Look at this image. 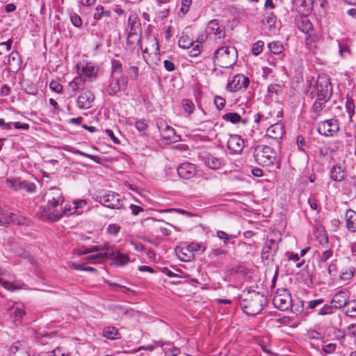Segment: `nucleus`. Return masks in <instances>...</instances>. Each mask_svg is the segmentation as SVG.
Wrapping results in <instances>:
<instances>
[{
	"label": "nucleus",
	"mask_w": 356,
	"mask_h": 356,
	"mask_svg": "<svg viewBox=\"0 0 356 356\" xmlns=\"http://www.w3.org/2000/svg\"><path fill=\"white\" fill-rule=\"evenodd\" d=\"M264 43L262 41H257V42L254 43L252 47V52L254 56L259 55L264 48Z\"/></svg>",
	"instance_id": "45"
},
{
	"label": "nucleus",
	"mask_w": 356,
	"mask_h": 356,
	"mask_svg": "<svg viewBox=\"0 0 356 356\" xmlns=\"http://www.w3.org/2000/svg\"><path fill=\"white\" fill-rule=\"evenodd\" d=\"M182 107L186 113L191 115L193 112L195 105L191 100L184 99L182 101Z\"/></svg>",
	"instance_id": "44"
},
{
	"label": "nucleus",
	"mask_w": 356,
	"mask_h": 356,
	"mask_svg": "<svg viewBox=\"0 0 356 356\" xmlns=\"http://www.w3.org/2000/svg\"><path fill=\"white\" fill-rule=\"evenodd\" d=\"M265 19L266 23L269 25V30L272 31L275 29L277 17L274 13L273 12L266 11Z\"/></svg>",
	"instance_id": "36"
},
{
	"label": "nucleus",
	"mask_w": 356,
	"mask_h": 356,
	"mask_svg": "<svg viewBox=\"0 0 356 356\" xmlns=\"http://www.w3.org/2000/svg\"><path fill=\"white\" fill-rule=\"evenodd\" d=\"M281 85L279 83H272L268 86V93L272 96L273 95H278L281 90Z\"/></svg>",
	"instance_id": "47"
},
{
	"label": "nucleus",
	"mask_w": 356,
	"mask_h": 356,
	"mask_svg": "<svg viewBox=\"0 0 356 356\" xmlns=\"http://www.w3.org/2000/svg\"><path fill=\"white\" fill-rule=\"evenodd\" d=\"M122 72V65L120 61L113 60H112V76L115 74H121Z\"/></svg>",
	"instance_id": "46"
},
{
	"label": "nucleus",
	"mask_w": 356,
	"mask_h": 356,
	"mask_svg": "<svg viewBox=\"0 0 356 356\" xmlns=\"http://www.w3.org/2000/svg\"><path fill=\"white\" fill-rule=\"evenodd\" d=\"M266 302L264 295L254 291H248L241 296L239 305L244 313L254 316L261 312Z\"/></svg>",
	"instance_id": "2"
},
{
	"label": "nucleus",
	"mask_w": 356,
	"mask_h": 356,
	"mask_svg": "<svg viewBox=\"0 0 356 356\" xmlns=\"http://www.w3.org/2000/svg\"><path fill=\"white\" fill-rule=\"evenodd\" d=\"M188 252H196L199 253H203L206 247L202 243H191L187 246Z\"/></svg>",
	"instance_id": "41"
},
{
	"label": "nucleus",
	"mask_w": 356,
	"mask_h": 356,
	"mask_svg": "<svg viewBox=\"0 0 356 356\" xmlns=\"http://www.w3.org/2000/svg\"><path fill=\"white\" fill-rule=\"evenodd\" d=\"M177 171L181 179L188 180L195 177L197 170L195 164L189 162H184L177 167Z\"/></svg>",
	"instance_id": "14"
},
{
	"label": "nucleus",
	"mask_w": 356,
	"mask_h": 356,
	"mask_svg": "<svg viewBox=\"0 0 356 356\" xmlns=\"http://www.w3.org/2000/svg\"><path fill=\"white\" fill-rule=\"evenodd\" d=\"M86 81V79L82 76H76L69 83L67 89L70 92H76L82 88Z\"/></svg>",
	"instance_id": "28"
},
{
	"label": "nucleus",
	"mask_w": 356,
	"mask_h": 356,
	"mask_svg": "<svg viewBox=\"0 0 356 356\" xmlns=\"http://www.w3.org/2000/svg\"><path fill=\"white\" fill-rule=\"evenodd\" d=\"M135 127L139 131H144L147 128V123L145 120H139L136 122Z\"/></svg>",
	"instance_id": "55"
},
{
	"label": "nucleus",
	"mask_w": 356,
	"mask_h": 356,
	"mask_svg": "<svg viewBox=\"0 0 356 356\" xmlns=\"http://www.w3.org/2000/svg\"><path fill=\"white\" fill-rule=\"evenodd\" d=\"M237 51L233 47H222L216 50L213 62L216 65L227 68L233 65L236 60Z\"/></svg>",
	"instance_id": "4"
},
{
	"label": "nucleus",
	"mask_w": 356,
	"mask_h": 356,
	"mask_svg": "<svg viewBox=\"0 0 356 356\" xmlns=\"http://www.w3.org/2000/svg\"><path fill=\"white\" fill-rule=\"evenodd\" d=\"M355 272V268L354 267L351 266V267L348 268V269L343 270L341 273L339 277L341 280L349 281L354 276Z\"/></svg>",
	"instance_id": "38"
},
{
	"label": "nucleus",
	"mask_w": 356,
	"mask_h": 356,
	"mask_svg": "<svg viewBox=\"0 0 356 356\" xmlns=\"http://www.w3.org/2000/svg\"><path fill=\"white\" fill-rule=\"evenodd\" d=\"M102 250H104V252H100L95 254L89 255L84 258V259L87 261H91L92 263H101L102 261L106 259V245L104 247Z\"/></svg>",
	"instance_id": "32"
},
{
	"label": "nucleus",
	"mask_w": 356,
	"mask_h": 356,
	"mask_svg": "<svg viewBox=\"0 0 356 356\" xmlns=\"http://www.w3.org/2000/svg\"><path fill=\"white\" fill-rule=\"evenodd\" d=\"M14 314L15 316L13 317V321L14 323L17 325H20L21 323H22V312L21 311V309L17 308L15 309V311L14 312Z\"/></svg>",
	"instance_id": "58"
},
{
	"label": "nucleus",
	"mask_w": 356,
	"mask_h": 356,
	"mask_svg": "<svg viewBox=\"0 0 356 356\" xmlns=\"http://www.w3.org/2000/svg\"><path fill=\"white\" fill-rule=\"evenodd\" d=\"M347 176V171L343 163H335L330 170V177L334 181H342Z\"/></svg>",
	"instance_id": "17"
},
{
	"label": "nucleus",
	"mask_w": 356,
	"mask_h": 356,
	"mask_svg": "<svg viewBox=\"0 0 356 356\" xmlns=\"http://www.w3.org/2000/svg\"><path fill=\"white\" fill-rule=\"evenodd\" d=\"M186 251H188L186 248H181L178 250L177 254L179 257L180 259L184 261H190L191 256L188 255Z\"/></svg>",
	"instance_id": "53"
},
{
	"label": "nucleus",
	"mask_w": 356,
	"mask_h": 356,
	"mask_svg": "<svg viewBox=\"0 0 356 356\" xmlns=\"http://www.w3.org/2000/svg\"><path fill=\"white\" fill-rule=\"evenodd\" d=\"M280 236L275 232H271L267 236L266 241L261 250V259L266 264L274 261L275 257L279 249Z\"/></svg>",
	"instance_id": "5"
},
{
	"label": "nucleus",
	"mask_w": 356,
	"mask_h": 356,
	"mask_svg": "<svg viewBox=\"0 0 356 356\" xmlns=\"http://www.w3.org/2000/svg\"><path fill=\"white\" fill-rule=\"evenodd\" d=\"M106 259L113 261L116 266H123L130 261L127 254H123L118 250L113 249L108 245H106Z\"/></svg>",
	"instance_id": "12"
},
{
	"label": "nucleus",
	"mask_w": 356,
	"mask_h": 356,
	"mask_svg": "<svg viewBox=\"0 0 356 356\" xmlns=\"http://www.w3.org/2000/svg\"><path fill=\"white\" fill-rule=\"evenodd\" d=\"M205 164L213 170H217L223 165V161L220 158H218L212 154H208L204 157Z\"/></svg>",
	"instance_id": "25"
},
{
	"label": "nucleus",
	"mask_w": 356,
	"mask_h": 356,
	"mask_svg": "<svg viewBox=\"0 0 356 356\" xmlns=\"http://www.w3.org/2000/svg\"><path fill=\"white\" fill-rule=\"evenodd\" d=\"M22 57L17 51H13L9 56L8 59V68L10 72L17 73L22 65Z\"/></svg>",
	"instance_id": "20"
},
{
	"label": "nucleus",
	"mask_w": 356,
	"mask_h": 356,
	"mask_svg": "<svg viewBox=\"0 0 356 356\" xmlns=\"http://www.w3.org/2000/svg\"><path fill=\"white\" fill-rule=\"evenodd\" d=\"M317 98L330 100L332 95V88L330 79L325 75L318 76L316 83Z\"/></svg>",
	"instance_id": "7"
},
{
	"label": "nucleus",
	"mask_w": 356,
	"mask_h": 356,
	"mask_svg": "<svg viewBox=\"0 0 356 356\" xmlns=\"http://www.w3.org/2000/svg\"><path fill=\"white\" fill-rule=\"evenodd\" d=\"M74 207H76V210L77 213L80 214L81 213L80 209H83L86 206L87 202L85 200H80L74 202Z\"/></svg>",
	"instance_id": "59"
},
{
	"label": "nucleus",
	"mask_w": 356,
	"mask_h": 356,
	"mask_svg": "<svg viewBox=\"0 0 356 356\" xmlns=\"http://www.w3.org/2000/svg\"><path fill=\"white\" fill-rule=\"evenodd\" d=\"M27 95L33 96L32 102H35L37 100V93L38 89L35 87H30L29 89L25 90Z\"/></svg>",
	"instance_id": "62"
},
{
	"label": "nucleus",
	"mask_w": 356,
	"mask_h": 356,
	"mask_svg": "<svg viewBox=\"0 0 356 356\" xmlns=\"http://www.w3.org/2000/svg\"><path fill=\"white\" fill-rule=\"evenodd\" d=\"M111 16V12L108 10H105L102 5H98L95 8L94 13V19L100 20L104 17H110Z\"/></svg>",
	"instance_id": "33"
},
{
	"label": "nucleus",
	"mask_w": 356,
	"mask_h": 356,
	"mask_svg": "<svg viewBox=\"0 0 356 356\" xmlns=\"http://www.w3.org/2000/svg\"><path fill=\"white\" fill-rule=\"evenodd\" d=\"M202 41H204V36H202L201 38H199L197 41H193L191 47L188 48L190 56L195 57L200 54L202 48L201 42Z\"/></svg>",
	"instance_id": "31"
},
{
	"label": "nucleus",
	"mask_w": 356,
	"mask_h": 356,
	"mask_svg": "<svg viewBox=\"0 0 356 356\" xmlns=\"http://www.w3.org/2000/svg\"><path fill=\"white\" fill-rule=\"evenodd\" d=\"M120 227L117 224H111L108 225L107 228V232L109 234L117 236L119 231H120Z\"/></svg>",
	"instance_id": "54"
},
{
	"label": "nucleus",
	"mask_w": 356,
	"mask_h": 356,
	"mask_svg": "<svg viewBox=\"0 0 356 356\" xmlns=\"http://www.w3.org/2000/svg\"><path fill=\"white\" fill-rule=\"evenodd\" d=\"M308 204L310 206V208L316 211L317 213L318 212V204L317 200H316L315 197L311 196L308 198Z\"/></svg>",
	"instance_id": "60"
},
{
	"label": "nucleus",
	"mask_w": 356,
	"mask_h": 356,
	"mask_svg": "<svg viewBox=\"0 0 356 356\" xmlns=\"http://www.w3.org/2000/svg\"><path fill=\"white\" fill-rule=\"evenodd\" d=\"M15 218H16L15 214H14L13 213H10V215L8 216V218L6 219L3 220L2 218H0V225L1 224L2 225L6 226L10 222H15V221H16Z\"/></svg>",
	"instance_id": "56"
},
{
	"label": "nucleus",
	"mask_w": 356,
	"mask_h": 356,
	"mask_svg": "<svg viewBox=\"0 0 356 356\" xmlns=\"http://www.w3.org/2000/svg\"><path fill=\"white\" fill-rule=\"evenodd\" d=\"M162 138L168 143H176L180 140L181 138L177 135L175 129L169 125H165L164 128H161V125H159Z\"/></svg>",
	"instance_id": "21"
},
{
	"label": "nucleus",
	"mask_w": 356,
	"mask_h": 356,
	"mask_svg": "<svg viewBox=\"0 0 356 356\" xmlns=\"http://www.w3.org/2000/svg\"><path fill=\"white\" fill-rule=\"evenodd\" d=\"M250 79L243 74L235 75L227 86V89L230 92H236L242 88H246L249 86Z\"/></svg>",
	"instance_id": "13"
},
{
	"label": "nucleus",
	"mask_w": 356,
	"mask_h": 356,
	"mask_svg": "<svg viewBox=\"0 0 356 356\" xmlns=\"http://www.w3.org/2000/svg\"><path fill=\"white\" fill-rule=\"evenodd\" d=\"M214 104L218 110H221L225 107L226 100L223 97L216 96L214 97Z\"/></svg>",
	"instance_id": "51"
},
{
	"label": "nucleus",
	"mask_w": 356,
	"mask_h": 356,
	"mask_svg": "<svg viewBox=\"0 0 356 356\" xmlns=\"http://www.w3.org/2000/svg\"><path fill=\"white\" fill-rule=\"evenodd\" d=\"M269 50L273 54L280 56L281 59L283 58L284 54L283 51L284 49L282 44L279 41H273L268 44V45Z\"/></svg>",
	"instance_id": "30"
},
{
	"label": "nucleus",
	"mask_w": 356,
	"mask_h": 356,
	"mask_svg": "<svg viewBox=\"0 0 356 356\" xmlns=\"http://www.w3.org/2000/svg\"><path fill=\"white\" fill-rule=\"evenodd\" d=\"M253 156L255 162L264 167H270L278 163L276 151L270 146L258 145L254 148Z\"/></svg>",
	"instance_id": "3"
},
{
	"label": "nucleus",
	"mask_w": 356,
	"mask_h": 356,
	"mask_svg": "<svg viewBox=\"0 0 356 356\" xmlns=\"http://www.w3.org/2000/svg\"><path fill=\"white\" fill-rule=\"evenodd\" d=\"M323 302H324V300L323 298H319V299H316V300H310L308 302V305H307L306 309H316V307L323 305Z\"/></svg>",
	"instance_id": "48"
},
{
	"label": "nucleus",
	"mask_w": 356,
	"mask_h": 356,
	"mask_svg": "<svg viewBox=\"0 0 356 356\" xmlns=\"http://www.w3.org/2000/svg\"><path fill=\"white\" fill-rule=\"evenodd\" d=\"M95 96L91 91H86L79 96L76 103L77 106L81 109H88L92 106Z\"/></svg>",
	"instance_id": "22"
},
{
	"label": "nucleus",
	"mask_w": 356,
	"mask_h": 356,
	"mask_svg": "<svg viewBox=\"0 0 356 356\" xmlns=\"http://www.w3.org/2000/svg\"><path fill=\"white\" fill-rule=\"evenodd\" d=\"M227 148L233 154H239L244 148V140L238 135H232L227 141Z\"/></svg>",
	"instance_id": "19"
},
{
	"label": "nucleus",
	"mask_w": 356,
	"mask_h": 356,
	"mask_svg": "<svg viewBox=\"0 0 356 356\" xmlns=\"http://www.w3.org/2000/svg\"><path fill=\"white\" fill-rule=\"evenodd\" d=\"M339 52L341 58H345L350 54V51L346 44H339Z\"/></svg>",
	"instance_id": "50"
},
{
	"label": "nucleus",
	"mask_w": 356,
	"mask_h": 356,
	"mask_svg": "<svg viewBox=\"0 0 356 356\" xmlns=\"http://www.w3.org/2000/svg\"><path fill=\"white\" fill-rule=\"evenodd\" d=\"M330 100L316 98L311 108V117L314 120H316L320 117L325 107V104Z\"/></svg>",
	"instance_id": "23"
},
{
	"label": "nucleus",
	"mask_w": 356,
	"mask_h": 356,
	"mask_svg": "<svg viewBox=\"0 0 356 356\" xmlns=\"http://www.w3.org/2000/svg\"><path fill=\"white\" fill-rule=\"evenodd\" d=\"M192 0H181V7L180 8L181 12L184 14L186 13L188 10V8L191 6Z\"/></svg>",
	"instance_id": "61"
},
{
	"label": "nucleus",
	"mask_w": 356,
	"mask_h": 356,
	"mask_svg": "<svg viewBox=\"0 0 356 356\" xmlns=\"http://www.w3.org/2000/svg\"><path fill=\"white\" fill-rule=\"evenodd\" d=\"M346 111L348 114L349 122H352L353 118L355 113V105L353 97L347 94L346 96V104H345Z\"/></svg>",
	"instance_id": "29"
},
{
	"label": "nucleus",
	"mask_w": 356,
	"mask_h": 356,
	"mask_svg": "<svg viewBox=\"0 0 356 356\" xmlns=\"http://www.w3.org/2000/svg\"><path fill=\"white\" fill-rule=\"evenodd\" d=\"M98 202L103 206L113 209H120L123 206L121 196L113 191L97 197Z\"/></svg>",
	"instance_id": "8"
},
{
	"label": "nucleus",
	"mask_w": 356,
	"mask_h": 356,
	"mask_svg": "<svg viewBox=\"0 0 356 356\" xmlns=\"http://www.w3.org/2000/svg\"><path fill=\"white\" fill-rule=\"evenodd\" d=\"M318 241L319 242V244L323 247L327 248H328V236L327 234H325V232H321L318 234L317 236Z\"/></svg>",
	"instance_id": "43"
},
{
	"label": "nucleus",
	"mask_w": 356,
	"mask_h": 356,
	"mask_svg": "<svg viewBox=\"0 0 356 356\" xmlns=\"http://www.w3.org/2000/svg\"><path fill=\"white\" fill-rule=\"evenodd\" d=\"M222 120L232 124H237L241 122V116L237 113H227L222 117Z\"/></svg>",
	"instance_id": "35"
},
{
	"label": "nucleus",
	"mask_w": 356,
	"mask_h": 356,
	"mask_svg": "<svg viewBox=\"0 0 356 356\" xmlns=\"http://www.w3.org/2000/svg\"><path fill=\"white\" fill-rule=\"evenodd\" d=\"M346 224L348 229L351 232H356V212L348 209L346 212Z\"/></svg>",
	"instance_id": "26"
},
{
	"label": "nucleus",
	"mask_w": 356,
	"mask_h": 356,
	"mask_svg": "<svg viewBox=\"0 0 356 356\" xmlns=\"http://www.w3.org/2000/svg\"><path fill=\"white\" fill-rule=\"evenodd\" d=\"M205 32L207 38L215 40L222 39L225 35L224 26L220 25L217 19H212L208 22Z\"/></svg>",
	"instance_id": "10"
},
{
	"label": "nucleus",
	"mask_w": 356,
	"mask_h": 356,
	"mask_svg": "<svg viewBox=\"0 0 356 356\" xmlns=\"http://www.w3.org/2000/svg\"><path fill=\"white\" fill-rule=\"evenodd\" d=\"M102 335L110 340H115L121 338L118 330L113 326L104 327L102 330Z\"/></svg>",
	"instance_id": "27"
},
{
	"label": "nucleus",
	"mask_w": 356,
	"mask_h": 356,
	"mask_svg": "<svg viewBox=\"0 0 356 356\" xmlns=\"http://www.w3.org/2000/svg\"><path fill=\"white\" fill-rule=\"evenodd\" d=\"M76 69L80 76L89 81H94L97 79V69L92 63H79L76 64Z\"/></svg>",
	"instance_id": "9"
},
{
	"label": "nucleus",
	"mask_w": 356,
	"mask_h": 356,
	"mask_svg": "<svg viewBox=\"0 0 356 356\" xmlns=\"http://www.w3.org/2000/svg\"><path fill=\"white\" fill-rule=\"evenodd\" d=\"M227 252V250L222 248L212 249L209 254V257L211 258V259H213L216 257L225 255Z\"/></svg>",
	"instance_id": "49"
},
{
	"label": "nucleus",
	"mask_w": 356,
	"mask_h": 356,
	"mask_svg": "<svg viewBox=\"0 0 356 356\" xmlns=\"http://www.w3.org/2000/svg\"><path fill=\"white\" fill-rule=\"evenodd\" d=\"M128 26L130 27L131 32L128 34L127 38V42L128 44L134 43L131 40L132 38H135L138 42L140 41V38H138L136 30L140 26V23L136 15H131L128 19Z\"/></svg>",
	"instance_id": "18"
},
{
	"label": "nucleus",
	"mask_w": 356,
	"mask_h": 356,
	"mask_svg": "<svg viewBox=\"0 0 356 356\" xmlns=\"http://www.w3.org/2000/svg\"><path fill=\"white\" fill-rule=\"evenodd\" d=\"M266 134L273 139H281L284 134V127L281 123H275L267 129Z\"/></svg>",
	"instance_id": "24"
},
{
	"label": "nucleus",
	"mask_w": 356,
	"mask_h": 356,
	"mask_svg": "<svg viewBox=\"0 0 356 356\" xmlns=\"http://www.w3.org/2000/svg\"><path fill=\"white\" fill-rule=\"evenodd\" d=\"M350 297V292L348 289H342L334 293L333 296L331 303L335 308L341 309L347 303Z\"/></svg>",
	"instance_id": "16"
},
{
	"label": "nucleus",
	"mask_w": 356,
	"mask_h": 356,
	"mask_svg": "<svg viewBox=\"0 0 356 356\" xmlns=\"http://www.w3.org/2000/svg\"><path fill=\"white\" fill-rule=\"evenodd\" d=\"M346 315L350 317L356 316V306H349L346 312Z\"/></svg>",
	"instance_id": "64"
},
{
	"label": "nucleus",
	"mask_w": 356,
	"mask_h": 356,
	"mask_svg": "<svg viewBox=\"0 0 356 356\" xmlns=\"http://www.w3.org/2000/svg\"><path fill=\"white\" fill-rule=\"evenodd\" d=\"M333 253L334 252L332 249H326L323 250L318 258L319 265L329 260L333 256Z\"/></svg>",
	"instance_id": "39"
},
{
	"label": "nucleus",
	"mask_w": 356,
	"mask_h": 356,
	"mask_svg": "<svg viewBox=\"0 0 356 356\" xmlns=\"http://www.w3.org/2000/svg\"><path fill=\"white\" fill-rule=\"evenodd\" d=\"M58 213L60 214V218L63 216H69L74 213H77L74 202L72 204H66L64 207L62 206L58 210Z\"/></svg>",
	"instance_id": "34"
},
{
	"label": "nucleus",
	"mask_w": 356,
	"mask_h": 356,
	"mask_svg": "<svg viewBox=\"0 0 356 356\" xmlns=\"http://www.w3.org/2000/svg\"><path fill=\"white\" fill-rule=\"evenodd\" d=\"M338 268L334 261H332L327 267V273L332 277H335L337 275Z\"/></svg>",
	"instance_id": "52"
},
{
	"label": "nucleus",
	"mask_w": 356,
	"mask_h": 356,
	"mask_svg": "<svg viewBox=\"0 0 356 356\" xmlns=\"http://www.w3.org/2000/svg\"><path fill=\"white\" fill-rule=\"evenodd\" d=\"M273 303L280 311H286L292 306L291 296L286 289H278L274 293Z\"/></svg>",
	"instance_id": "6"
},
{
	"label": "nucleus",
	"mask_w": 356,
	"mask_h": 356,
	"mask_svg": "<svg viewBox=\"0 0 356 356\" xmlns=\"http://www.w3.org/2000/svg\"><path fill=\"white\" fill-rule=\"evenodd\" d=\"M200 125L201 127L200 129L202 131H210L213 128V122L211 121L203 122Z\"/></svg>",
	"instance_id": "63"
},
{
	"label": "nucleus",
	"mask_w": 356,
	"mask_h": 356,
	"mask_svg": "<svg viewBox=\"0 0 356 356\" xmlns=\"http://www.w3.org/2000/svg\"><path fill=\"white\" fill-rule=\"evenodd\" d=\"M317 315L325 316L333 313L332 306L329 304H324L319 309L315 311Z\"/></svg>",
	"instance_id": "42"
},
{
	"label": "nucleus",
	"mask_w": 356,
	"mask_h": 356,
	"mask_svg": "<svg viewBox=\"0 0 356 356\" xmlns=\"http://www.w3.org/2000/svg\"><path fill=\"white\" fill-rule=\"evenodd\" d=\"M193 40L190 38L189 36L183 35L180 37L178 44L179 47L182 49H188V47H191V45H193Z\"/></svg>",
	"instance_id": "37"
},
{
	"label": "nucleus",
	"mask_w": 356,
	"mask_h": 356,
	"mask_svg": "<svg viewBox=\"0 0 356 356\" xmlns=\"http://www.w3.org/2000/svg\"><path fill=\"white\" fill-rule=\"evenodd\" d=\"M47 205L40 208L42 217L53 221L60 219V214L58 210L65 202L61 190L56 187H52L45 193Z\"/></svg>",
	"instance_id": "1"
},
{
	"label": "nucleus",
	"mask_w": 356,
	"mask_h": 356,
	"mask_svg": "<svg viewBox=\"0 0 356 356\" xmlns=\"http://www.w3.org/2000/svg\"><path fill=\"white\" fill-rule=\"evenodd\" d=\"M6 186L13 191H18L21 188L22 181L19 179H7L6 181Z\"/></svg>",
	"instance_id": "40"
},
{
	"label": "nucleus",
	"mask_w": 356,
	"mask_h": 356,
	"mask_svg": "<svg viewBox=\"0 0 356 356\" xmlns=\"http://www.w3.org/2000/svg\"><path fill=\"white\" fill-rule=\"evenodd\" d=\"M49 88L57 93H60L63 90V86L56 81H51Z\"/></svg>",
	"instance_id": "57"
},
{
	"label": "nucleus",
	"mask_w": 356,
	"mask_h": 356,
	"mask_svg": "<svg viewBox=\"0 0 356 356\" xmlns=\"http://www.w3.org/2000/svg\"><path fill=\"white\" fill-rule=\"evenodd\" d=\"M127 85V80L124 76H120L114 77L110 80L107 88V92L110 95H115L118 92L124 90Z\"/></svg>",
	"instance_id": "15"
},
{
	"label": "nucleus",
	"mask_w": 356,
	"mask_h": 356,
	"mask_svg": "<svg viewBox=\"0 0 356 356\" xmlns=\"http://www.w3.org/2000/svg\"><path fill=\"white\" fill-rule=\"evenodd\" d=\"M339 129V122L335 119L321 121L318 123L317 128L318 134L325 136H332Z\"/></svg>",
	"instance_id": "11"
}]
</instances>
